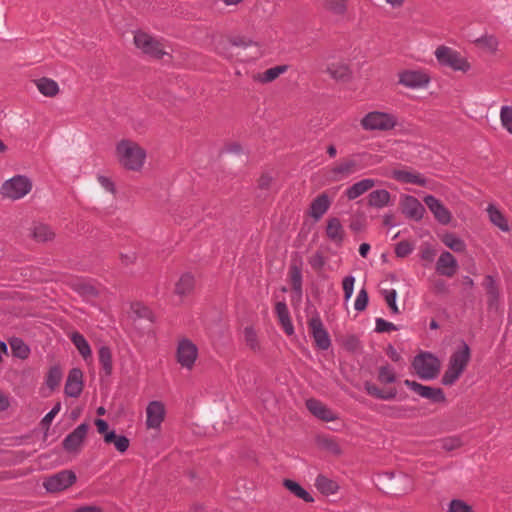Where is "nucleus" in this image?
<instances>
[{"instance_id": "17", "label": "nucleus", "mask_w": 512, "mask_h": 512, "mask_svg": "<svg viewBox=\"0 0 512 512\" xmlns=\"http://www.w3.org/2000/svg\"><path fill=\"white\" fill-rule=\"evenodd\" d=\"M423 201L438 223L442 225H448L451 222V212L438 198H436L434 195H426L423 198Z\"/></svg>"}, {"instance_id": "19", "label": "nucleus", "mask_w": 512, "mask_h": 512, "mask_svg": "<svg viewBox=\"0 0 512 512\" xmlns=\"http://www.w3.org/2000/svg\"><path fill=\"white\" fill-rule=\"evenodd\" d=\"M332 204V199L327 193H321L317 195L311 202L308 215L315 221L318 222L329 210Z\"/></svg>"}, {"instance_id": "31", "label": "nucleus", "mask_w": 512, "mask_h": 512, "mask_svg": "<svg viewBox=\"0 0 512 512\" xmlns=\"http://www.w3.org/2000/svg\"><path fill=\"white\" fill-rule=\"evenodd\" d=\"M38 91L46 97H54L59 92L58 83L50 78L42 77L35 80Z\"/></svg>"}, {"instance_id": "16", "label": "nucleus", "mask_w": 512, "mask_h": 512, "mask_svg": "<svg viewBox=\"0 0 512 512\" xmlns=\"http://www.w3.org/2000/svg\"><path fill=\"white\" fill-rule=\"evenodd\" d=\"M89 425L81 423L71 433H69L63 440V449L69 453H77L87 435Z\"/></svg>"}, {"instance_id": "53", "label": "nucleus", "mask_w": 512, "mask_h": 512, "mask_svg": "<svg viewBox=\"0 0 512 512\" xmlns=\"http://www.w3.org/2000/svg\"><path fill=\"white\" fill-rule=\"evenodd\" d=\"M449 512H471L472 508L460 499H453L448 505Z\"/></svg>"}, {"instance_id": "63", "label": "nucleus", "mask_w": 512, "mask_h": 512, "mask_svg": "<svg viewBox=\"0 0 512 512\" xmlns=\"http://www.w3.org/2000/svg\"><path fill=\"white\" fill-rule=\"evenodd\" d=\"M95 425L97 426L98 432L105 435V433L110 432L108 430V424L104 419H96Z\"/></svg>"}, {"instance_id": "20", "label": "nucleus", "mask_w": 512, "mask_h": 512, "mask_svg": "<svg viewBox=\"0 0 512 512\" xmlns=\"http://www.w3.org/2000/svg\"><path fill=\"white\" fill-rule=\"evenodd\" d=\"M83 391V373L79 368L69 371L64 392L68 397L77 398Z\"/></svg>"}, {"instance_id": "52", "label": "nucleus", "mask_w": 512, "mask_h": 512, "mask_svg": "<svg viewBox=\"0 0 512 512\" xmlns=\"http://www.w3.org/2000/svg\"><path fill=\"white\" fill-rule=\"evenodd\" d=\"M399 328L393 323L384 320L383 318L375 319V332L377 333H386L390 331H397Z\"/></svg>"}, {"instance_id": "59", "label": "nucleus", "mask_w": 512, "mask_h": 512, "mask_svg": "<svg viewBox=\"0 0 512 512\" xmlns=\"http://www.w3.org/2000/svg\"><path fill=\"white\" fill-rule=\"evenodd\" d=\"M442 448L446 451H452L461 445L458 438H446L442 440Z\"/></svg>"}, {"instance_id": "29", "label": "nucleus", "mask_w": 512, "mask_h": 512, "mask_svg": "<svg viewBox=\"0 0 512 512\" xmlns=\"http://www.w3.org/2000/svg\"><path fill=\"white\" fill-rule=\"evenodd\" d=\"M98 359L104 375L110 377L113 372L111 349L106 345L100 346L98 349Z\"/></svg>"}, {"instance_id": "12", "label": "nucleus", "mask_w": 512, "mask_h": 512, "mask_svg": "<svg viewBox=\"0 0 512 512\" xmlns=\"http://www.w3.org/2000/svg\"><path fill=\"white\" fill-rule=\"evenodd\" d=\"M166 416V408L162 401L152 400L146 407L145 425L148 430L159 432Z\"/></svg>"}, {"instance_id": "40", "label": "nucleus", "mask_w": 512, "mask_h": 512, "mask_svg": "<svg viewBox=\"0 0 512 512\" xmlns=\"http://www.w3.org/2000/svg\"><path fill=\"white\" fill-rule=\"evenodd\" d=\"M323 7L332 15L343 17L347 10V0H323Z\"/></svg>"}, {"instance_id": "24", "label": "nucleus", "mask_w": 512, "mask_h": 512, "mask_svg": "<svg viewBox=\"0 0 512 512\" xmlns=\"http://www.w3.org/2000/svg\"><path fill=\"white\" fill-rule=\"evenodd\" d=\"M326 235L331 242L340 246L344 241V228L340 220L336 217L327 221Z\"/></svg>"}, {"instance_id": "34", "label": "nucleus", "mask_w": 512, "mask_h": 512, "mask_svg": "<svg viewBox=\"0 0 512 512\" xmlns=\"http://www.w3.org/2000/svg\"><path fill=\"white\" fill-rule=\"evenodd\" d=\"M484 285L487 290V294L489 296V301H488L489 307L490 308L497 307L499 298H500V294H499V290H498V286H497L495 278L492 275H487L485 277Z\"/></svg>"}, {"instance_id": "8", "label": "nucleus", "mask_w": 512, "mask_h": 512, "mask_svg": "<svg viewBox=\"0 0 512 512\" xmlns=\"http://www.w3.org/2000/svg\"><path fill=\"white\" fill-rule=\"evenodd\" d=\"M360 124L366 131H388L396 126L397 118L391 113L371 111L361 119Z\"/></svg>"}, {"instance_id": "64", "label": "nucleus", "mask_w": 512, "mask_h": 512, "mask_svg": "<svg viewBox=\"0 0 512 512\" xmlns=\"http://www.w3.org/2000/svg\"><path fill=\"white\" fill-rule=\"evenodd\" d=\"M72 512H101V509L97 506H81Z\"/></svg>"}, {"instance_id": "35", "label": "nucleus", "mask_w": 512, "mask_h": 512, "mask_svg": "<svg viewBox=\"0 0 512 512\" xmlns=\"http://www.w3.org/2000/svg\"><path fill=\"white\" fill-rule=\"evenodd\" d=\"M104 441L106 443H113L117 451L124 453L129 448V439L125 435H116L114 430L105 433Z\"/></svg>"}, {"instance_id": "18", "label": "nucleus", "mask_w": 512, "mask_h": 512, "mask_svg": "<svg viewBox=\"0 0 512 512\" xmlns=\"http://www.w3.org/2000/svg\"><path fill=\"white\" fill-rule=\"evenodd\" d=\"M309 327L311 329V334L314 338L315 345L320 350H328L331 346V339L323 326L322 320L320 317L316 316L310 319Z\"/></svg>"}, {"instance_id": "27", "label": "nucleus", "mask_w": 512, "mask_h": 512, "mask_svg": "<svg viewBox=\"0 0 512 512\" xmlns=\"http://www.w3.org/2000/svg\"><path fill=\"white\" fill-rule=\"evenodd\" d=\"M486 211L489 216V220L493 225L503 232H508L510 230L506 217L494 204H489Z\"/></svg>"}, {"instance_id": "54", "label": "nucleus", "mask_w": 512, "mask_h": 512, "mask_svg": "<svg viewBox=\"0 0 512 512\" xmlns=\"http://www.w3.org/2000/svg\"><path fill=\"white\" fill-rule=\"evenodd\" d=\"M477 41L490 52L497 50L498 40L492 35L482 36Z\"/></svg>"}, {"instance_id": "4", "label": "nucleus", "mask_w": 512, "mask_h": 512, "mask_svg": "<svg viewBox=\"0 0 512 512\" xmlns=\"http://www.w3.org/2000/svg\"><path fill=\"white\" fill-rule=\"evenodd\" d=\"M32 186V181L28 176L19 174L2 183L0 194L4 199L19 200L30 193Z\"/></svg>"}, {"instance_id": "61", "label": "nucleus", "mask_w": 512, "mask_h": 512, "mask_svg": "<svg viewBox=\"0 0 512 512\" xmlns=\"http://www.w3.org/2000/svg\"><path fill=\"white\" fill-rule=\"evenodd\" d=\"M386 352H387V355L388 357L393 361V362H400L401 361V355L400 353L395 349V347L391 344H389L387 346V349H386Z\"/></svg>"}, {"instance_id": "48", "label": "nucleus", "mask_w": 512, "mask_h": 512, "mask_svg": "<svg viewBox=\"0 0 512 512\" xmlns=\"http://www.w3.org/2000/svg\"><path fill=\"white\" fill-rule=\"evenodd\" d=\"M244 339L246 345L251 348L252 350L259 349V342H258V336L254 328L252 327H246L244 329Z\"/></svg>"}, {"instance_id": "50", "label": "nucleus", "mask_w": 512, "mask_h": 512, "mask_svg": "<svg viewBox=\"0 0 512 512\" xmlns=\"http://www.w3.org/2000/svg\"><path fill=\"white\" fill-rule=\"evenodd\" d=\"M384 298L393 314H398L397 292L395 289H386L383 291Z\"/></svg>"}, {"instance_id": "60", "label": "nucleus", "mask_w": 512, "mask_h": 512, "mask_svg": "<svg viewBox=\"0 0 512 512\" xmlns=\"http://www.w3.org/2000/svg\"><path fill=\"white\" fill-rule=\"evenodd\" d=\"M364 387H365L366 392L369 395L382 400L383 391L381 389H379L377 386H375L374 384H371V383H365Z\"/></svg>"}, {"instance_id": "44", "label": "nucleus", "mask_w": 512, "mask_h": 512, "mask_svg": "<svg viewBox=\"0 0 512 512\" xmlns=\"http://www.w3.org/2000/svg\"><path fill=\"white\" fill-rule=\"evenodd\" d=\"M62 376H63V374H62L61 368L59 366L55 365V366L51 367L46 376V380H45L46 386L49 389L54 390L61 382Z\"/></svg>"}, {"instance_id": "26", "label": "nucleus", "mask_w": 512, "mask_h": 512, "mask_svg": "<svg viewBox=\"0 0 512 512\" xmlns=\"http://www.w3.org/2000/svg\"><path fill=\"white\" fill-rule=\"evenodd\" d=\"M275 312L285 333L287 335H292L294 333V326L286 303L284 301L277 302L275 305Z\"/></svg>"}, {"instance_id": "38", "label": "nucleus", "mask_w": 512, "mask_h": 512, "mask_svg": "<svg viewBox=\"0 0 512 512\" xmlns=\"http://www.w3.org/2000/svg\"><path fill=\"white\" fill-rule=\"evenodd\" d=\"M290 280L292 283L293 292L299 297H302V271L300 266L292 264L289 270Z\"/></svg>"}, {"instance_id": "1", "label": "nucleus", "mask_w": 512, "mask_h": 512, "mask_svg": "<svg viewBox=\"0 0 512 512\" xmlns=\"http://www.w3.org/2000/svg\"><path fill=\"white\" fill-rule=\"evenodd\" d=\"M471 359V351L465 341L453 351L449 358L448 367L442 376V384L452 386L461 377Z\"/></svg>"}, {"instance_id": "32", "label": "nucleus", "mask_w": 512, "mask_h": 512, "mask_svg": "<svg viewBox=\"0 0 512 512\" xmlns=\"http://www.w3.org/2000/svg\"><path fill=\"white\" fill-rule=\"evenodd\" d=\"M70 340L77 348L80 355L84 360L90 359L92 357V350L90 344L85 339V337L79 332H73L70 335Z\"/></svg>"}, {"instance_id": "51", "label": "nucleus", "mask_w": 512, "mask_h": 512, "mask_svg": "<svg viewBox=\"0 0 512 512\" xmlns=\"http://www.w3.org/2000/svg\"><path fill=\"white\" fill-rule=\"evenodd\" d=\"M369 302L368 293L365 288H362L359 290L355 302H354V309L358 312H361L366 309Z\"/></svg>"}, {"instance_id": "3", "label": "nucleus", "mask_w": 512, "mask_h": 512, "mask_svg": "<svg viewBox=\"0 0 512 512\" xmlns=\"http://www.w3.org/2000/svg\"><path fill=\"white\" fill-rule=\"evenodd\" d=\"M434 56L440 66L448 67L453 71L466 73L471 69L467 58L448 46H438L434 52Z\"/></svg>"}, {"instance_id": "39", "label": "nucleus", "mask_w": 512, "mask_h": 512, "mask_svg": "<svg viewBox=\"0 0 512 512\" xmlns=\"http://www.w3.org/2000/svg\"><path fill=\"white\" fill-rule=\"evenodd\" d=\"M380 412L386 417L401 419L408 416L410 408L397 405H382Z\"/></svg>"}, {"instance_id": "41", "label": "nucleus", "mask_w": 512, "mask_h": 512, "mask_svg": "<svg viewBox=\"0 0 512 512\" xmlns=\"http://www.w3.org/2000/svg\"><path fill=\"white\" fill-rule=\"evenodd\" d=\"M12 355L19 359H26L30 354L29 346L20 338L10 340Z\"/></svg>"}, {"instance_id": "56", "label": "nucleus", "mask_w": 512, "mask_h": 512, "mask_svg": "<svg viewBox=\"0 0 512 512\" xmlns=\"http://www.w3.org/2000/svg\"><path fill=\"white\" fill-rule=\"evenodd\" d=\"M413 251V247L406 241L399 242L395 247V253L398 257H405Z\"/></svg>"}, {"instance_id": "23", "label": "nucleus", "mask_w": 512, "mask_h": 512, "mask_svg": "<svg viewBox=\"0 0 512 512\" xmlns=\"http://www.w3.org/2000/svg\"><path fill=\"white\" fill-rule=\"evenodd\" d=\"M376 183L377 181L371 178L362 179L348 187L345 191V196L349 200H355L356 198L360 197L368 190L373 188L376 185Z\"/></svg>"}, {"instance_id": "42", "label": "nucleus", "mask_w": 512, "mask_h": 512, "mask_svg": "<svg viewBox=\"0 0 512 512\" xmlns=\"http://www.w3.org/2000/svg\"><path fill=\"white\" fill-rule=\"evenodd\" d=\"M442 242L454 252H464L466 244L463 239L453 233H446L442 236Z\"/></svg>"}, {"instance_id": "28", "label": "nucleus", "mask_w": 512, "mask_h": 512, "mask_svg": "<svg viewBox=\"0 0 512 512\" xmlns=\"http://www.w3.org/2000/svg\"><path fill=\"white\" fill-rule=\"evenodd\" d=\"M315 486L323 495L326 496L334 495L339 490V485L336 481L322 474L316 477Z\"/></svg>"}, {"instance_id": "13", "label": "nucleus", "mask_w": 512, "mask_h": 512, "mask_svg": "<svg viewBox=\"0 0 512 512\" xmlns=\"http://www.w3.org/2000/svg\"><path fill=\"white\" fill-rule=\"evenodd\" d=\"M382 480L389 482L388 494L400 496L412 490V481L406 474L386 472L382 475Z\"/></svg>"}, {"instance_id": "6", "label": "nucleus", "mask_w": 512, "mask_h": 512, "mask_svg": "<svg viewBox=\"0 0 512 512\" xmlns=\"http://www.w3.org/2000/svg\"><path fill=\"white\" fill-rule=\"evenodd\" d=\"M199 357L198 346L189 338L181 337L177 340L175 359L177 364L187 371H192Z\"/></svg>"}, {"instance_id": "7", "label": "nucleus", "mask_w": 512, "mask_h": 512, "mask_svg": "<svg viewBox=\"0 0 512 512\" xmlns=\"http://www.w3.org/2000/svg\"><path fill=\"white\" fill-rule=\"evenodd\" d=\"M370 155L366 152L353 154L330 169V177L333 181H340L365 168L363 164Z\"/></svg>"}, {"instance_id": "43", "label": "nucleus", "mask_w": 512, "mask_h": 512, "mask_svg": "<svg viewBox=\"0 0 512 512\" xmlns=\"http://www.w3.org/2000/svg\"><path fill=\"white\" fill-rule=\"evenodd\" d=\"M32 235L37 241L46 242L52 240L55 233L48 225L38 223L34 225Z\"/></svg>"}, {"instance_id": "10", "label": "nucleus", "mask_w": 512, "mask_h": 512, "mask_svg": "<svg viewBox=\"0 0 512 512\" xmlns=\"http://www.w3.org/2000/svg\"><path fill=\"white\" fill-rule=\"evenodd\" d=\"M134 43L138 49L150 57L160 59L166 54L162 44L148 33L142 31L135 32Z\"/></svg>"}, {"instance_id": "11", "label": "nucleus", "mask_w": 512, "mask_h": 512, "mask_svg": "<svg viewBox=\"0 0 512 512\" xmlns=\"http://www.w3.org/2000/svg\"><path fill=\"white\" fill-rule=\"evenodd\" d=\"M75 481L76 475L73 471L62 470L47 477L43 482V487L49 493H56L68 489Z\"/></svg>"}, {"instance_id": "36", "label": "nucleus", "mask_w": 512, "mask_h": 512, "mask_svg": "<svg viewBox=\"0 0 512 512\" xmlns=\"http://www.w3.org/2000/svg\"><path fill=\"white\" fill-rule=\"evenodd\" d=\"M330 76L336 80H347L351 76V70L349 66L343 62L330 64L327 68Z\"/></svg>"}, {"instance_id": "47", "label": "nucleus", "mask_w": 512, "mask_h": 512, "mask_svg": "<svg viewBox=\"0 0 512 512\" xmlns=\"http://www.w3.org/2000/svg\"><path fill=\"white\" fill-rule=\"evenodd\" d=\"M287 68L288 67L286 65H278V66L269 68L261 75L260 80L263 83L271 82V81L275 80L277 77H279L281 74L286 72Z\"/></svg>"}, {"instance_id": "15", "label": "nucleus", "mask_w": 512, "mask_h": 512, "mask_svg": "<svg viewBox=\"0 0 512 512\" xmlns=\"http://www.w3.org/2000/svg\"><path fill=\"white\" fill-rule=\"evenodd\" d=\"M400 206L403 214L414 221H421L425 214L424 205L414 196L402 195L400 198Z\"/></svg>"}, {"instance_id": "5", "label": "nucleus", "mask_w": 512, "mask_h": 512, "mask_svg": "<svg viewBox=\"0 0 512 512\" xmlns=\"http://www.w3.org/2000/svg\"><path fill=\"white\" fill-rule=\"evenodd\" d=\"M412 367L422 380H434L440 372V361L430 352H422L414 357Z\"/></svg>"}, {"instance_id": "33", "label": "nucleus", "mask_w": 512, "mask_h": 512, "mask_svg": "<svg viewBox=\"0 0 512 512\" xmlns=\"http://www.w3.org/2000/svg\"><path fill=\"white\" fill-rule=\"evenodd\" d=\"M283 485L292 494H294L296 497L300 498L301 500H303L307 503L314 502V498L311 496V494L296 481L290 480V479H285L283 481Z\"/></svg>"}, {"instance_id": "14", "label": "nucleus", "mask_w": 512, "mask_h": 512, "mask_svg": "<svg viewBox=\"0 0 512 512\" xmlns=\"http://www.w3.org/2000/svg\"><path fill=\"white\" fill-rule=\"evenodd\" d=\"M404 385L420 397L430 400L433 403H444L445 394L441 388L422 385L416 381L406 379Z\"/></svg>"}, {"instance_id": "25", "label": "nucleus", "mask_w": 512, "mask_h": 512, "mask_svg": "<svg viewBox=\"0 0 512 512\" xmlns=\"http://www.w3.org/2000/svg\"><path fill=\"white\" fill-rule=\"evenodd\" d=\"M392 177L402 183L417 184L420 186L427 185V179L421 173H414L408 170H394Z\"/></svg>"}, {"instance_id": "2", "label": "nucleus", "mask_w": 512, "mask_h": 512, "mask_svg": "<svg viewBox=\"0 0 512 512\" xmlns=\"http://www.w3.org/2000/svg\"><path fill=\"white\" fill-rule=\"evenodd\" d=\"M120 163L129 170H140L146 159V152L138 144L130 140H122L116 146Z\"/></svg>"}, {"instance_id": "37", "label": "nucleus", "mask_w": 512, "mask_h": 512, "mask_svg": "<svg viewBox=\"0 0 512 512\" xmlns=\"http://www.w3.org/2000/svg\"><path fill=\"white\" fill-rule=\"evenodd\" d=\"M194 284V277L190 273H184L176 283L175 292L180 296H185L194 289Z\"/></svg>"}, {"instance_id": "9", "label": "nucleus", "mask_w": 512, "mask_h": 512, "mask_svg": "<svg viewBox=\"0 0 512 512\" xmlns=\"http://www.w3.org/2000/svg\"><path fill=\"white\" fill-rule=\"evenodd\" d=\"M430 81L429 74L422 69H407L398 74V83L412 90L426 88Z\"/></svg>"}, {"instance_id": "22", "label": "nucleus", "mask_w": 512, "mask_h": 512, "mask_svg": "<svg viewBox=\"0 0 512 512\" xmlns=\"http://www.w3.org/2000/svg\"><path fill=\"white\" fill-rule=\"evenodd\" d=\"M458 268V262L456 258L448 251H444L440 254L437 263L436 271L443 276L452 277Z\"/></svg>"}, {"instance_id": "58", "label": "nucleus", "mask_w": 512, "mask_h": 512, "mask_svg": "<svg viewBox=\"0 0 512 512\" xmlns=\"http://www.w3.org/2000/svg\"><path fill=\"white\" fill-rule=\"evenodd\" d=\"M98 182L105 191L110 192V193L115 192V185L109 177L99 175Z\"/></svg>"}, {"instance_id": "57", "label": "nucleus", "mask_w": 512, "mask_h": 512, "mask_svg": "<svg viewBox=\"0 0 512 512\" xmlns=\"http://www.w3.org/2000/svg\"><path fill=\"white\" fill-rule=\"evenodd\" d=\"M325 263H326L325 258L321 252L314 253L309 259V264L314 269H322L324 267Z\"/></svg>"}, {"instance_id": "30", "label": "nucleus", "mask_w": 512, "mask_h": 512, "mask_svg": "<svg viewBox=\"0 0 512 512\" xmlns=\"http://www.w3.org/2000/svg\"><path fill=\"white\" fill-rule=\"evenodd\" d=\"M391 195L385 189H377L368 195V204L371 207L381 209L387 206L390 202Z\"/></svg>"}, {"instance_id": "21", "label": "nucleus", "mask_w": 512, "mask_h": 512, "mask_svg": "<svg viewBox=\"0 0 512 512\" xmlns=\"http://www.w3.org/2000/svg\"><path fill=\"white\" fill-rule=\"evenodd\" d=\"M307 409L317 418L330 422L338 419V415L317 399H308L306 401Z\"/></svg>"}, {"instance_id": "62", "label": "nucleus", "mask_w": 512, "mask_h": 512, "mask_svg": "<svg viewBox=\"0 0 512 512\" xmlns=\"http://www.w3.org/2000/svg\"><path fill=\"white\" fill-rule=\"evenodd\" d=\"M10 407V398L0 390V411H6Z\"/></svg>"}, {"instance_id": "55", "label": "nucleus", "mask_w": 512, "mask_h": 512, "mask_svg": "<svg viewBox=\"0 0 512 512\" xmlns=\"http://www.w3.org/2000/svg\"><path fill=\"white\" fill-rule=\"evenodd\" d=\"M61 409V403H56L54 407L42 418L41 425L43 427L48 428L50 424L52 423L55 416L59 413Z\"/></svg>"}, {"instance_id": "46", "label": "nucleus", "mask_w": 512, "mask_h": 512, "mask_svg": "<svg viewBox=\"0 0 512 512\" xmlns=\"http://www.w3.org/2000/svg\"><path fill=\"white\" fill-rule=\"evenodd\" d=\"M378 379L383 384H391L396 381V373L391 365H384L379 368Z\"/></svg>"}, {"instance_id": "49", "label": "nucleus", "mask_w": 512, "mask_h": 512, "mask_svg": "<svg viewBox=\"0 0 512 512\" xmlns=\"http://www.w3.org/2000/svg\"><path fill=\"white\" fill-rule=\"evenodd\" d=\"M354 284L355 277L353 275H348L344 277L342 281L343 291H344V302L347 304L354 292Z\"/></svg>"}, {"instance_id": "45", "label": "nucleus", "mask_w": 512, "mask_h": 512, "mask_svg": "<svg viewBox=\"0 0 512 512\" xmlns=\"http://www.w3.org/2000/svg\"><path fill=\"white\" fill-rule=\"evenodd\" d=\"M499 117L502 127L512 134V106L503 105L500 109Z\"/></svg>"}]
</instances>
